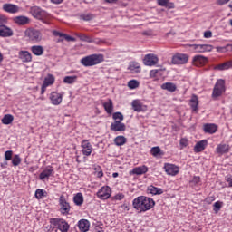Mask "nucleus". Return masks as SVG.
Here are the masks:
<instances>
[{
	"mask_svg": "<svg viewBox=\"0 0 232 232\" xmlns=\"http://www.w3.org/2000/svg\"><path fill=\"white\" fill-rule=\"evenodd\" d=\"M116 146H124L126 144V138L124 136H117L114 139Z\"/></svg>",
	"mask_w": 232,
	"mask_h": 232,
	"instance_id": "obj_39",
	"label": "nucleus"
},
{
	"mask_svg": "<svg viewBox=\"0 0 232 232\" xmlns=\"http://www.w3.org/2000/svg\"><path fill=\"white\" fill-rule=\"evenodd\" d=\"M159 73V70L154 69L150 72V77H157V74Z\"/></svg>",
	"mask_w": 232,
	"mask_h": 232,
	"instance_id": "obj_57",
	"label": "nucleus"
},
{
	"mask_svg": "<svg viewBox=\"0 0 232 232\" xmlns=\"http://www.w3.org/2000/svg\"><path fill=\"white\" fill-rule=\"evenodd\" d=\"M226 180H227V182H228L229 188H232V176L231 175L227 176Z\"/></svg>",
	"mask_w": 232,
	"mask_h": 232,
	"instance_id": "obj_59",
	"label": "nucleus"
},
{
	"mask_svg": "<svg viewBox=\"0 0 232 232\" xmlns=\"http://www.w3.org/2000/svg\"><path fill=\"white\" fill-rule=\"evenodd\" d=\"M25 37H28L29 41H32V43L39 44L43 41V33L37 29L29 28L25 30Z\"/></svg>",
	"mask_w": 232,
	"mask_h": 232,
	"instance_id": "obj_3",
	"label": "nucleus"
},
{
	"mask_svg": "<svg viewBox=\"0 0 232 232\" xmlns=\"http://www.w3.org/2000/svg\"><path fill=\"white\" fill-rule=\"evenodd\" d=\"M78 227L82 232L90 231V221H88V219H81L78 222Z\"/></svg>",
	"mask_w": 232,
	"mask_h": 232,
	"instance_id": "obj_24",
	"label": "nucleus"
},
{
	"mask_svg": "<svg viewBox=\"0 0 232 232\" xmlns=\"http://www.w3.org/2000/svg\"><path fill=\"white\" fill-rule=\"evenodd\" d=\"M14 155V151L12 150H6L5 152V160H12V156Z\"/></svg>",
	"mask_w": 232,
	"mask_h": 232,
	"instance_id": "obj_50",
	"label": "nucleus"
},
{
	"mask_svg": "<svg viewBox=\"0 0 232 232\" xmlns=\"http://www.w3.org/2000/svg\"><path fill=\"white\" fill-rule=\"evenodd\" d=\"M179 144L181 148H187L188 141L187 139L182 138L179 141Z\"/></svg>",
	"mask_w": 232,
	"mask_h": 232,
	"instance_id": "obj_51",
	"label": "nucleus"
},
{
	"mask_svg": "<svg viewBox=\"0 0 232 232\" xmlns=\"http://www.w3.org/2000/svg\"><path fill=\"white\" fill-rule=\"evenodd\" d=\"M77 81V76H65L63 82L65 84H73Z\"/></svg>",
	"mask_w": 232,
	"mask_h": 232,
	"instance_id": "obj_41",
	"label": "nucleus"
},
{
	"mask_svg": "<svg viewBox=\"0 0 232 232\" xmlns=\"http://www.w3.org/2000/svg\"><path fill=\"white\" fill-rule=\"evenodd\" d=\"M112 198L113 200H122L124 198V194L122 193L116 194Z\"/></svg>",
	"mask_w": 232,
	"mask_h": 232,
	"instance_id": "obj_54",
	"label": "nucleus"
},
{
	"mask_svg": "<svg viewBox=\"0 0 232 232\" xmlns=\"http://www.w3.org/2000/svg\"><path fill=\"white\" fill-rule=\"evenodd\" d=\"M13 166H19L21 164V157L19 155H14L12 160Z\"/></svg>",
	"mask_w": 232,
	"mask_h": 232,
	"instance_id": "obj_46",
	"label": "nucleus"
},
{
	"mask_svg": "<svg viewBox=\"0 0 232 232\" xmlns=\"http://www.w3.org/2000/svg\"><path fill=\"white\" fill-rule=\"evenodd\" d=\"M60 204H68V202H66V199L64 198V196L60 197Z\"/></svg>",
	"mask_w": 232,
	"mask_h": 232,
	"instance_id": "obj_64",
	"label": "nucleus"
},
{
	"mask_svg": "<svg viewBox=\"0 0 232 232\" xmlns=\"http://www.w3.org/2000/svg\"><path fill=\"white\" fill-rule=\"evenodd\" d=\"M218 130V126H217L215 123H206L203 125V130L205 133H209L210 135H213V133H217V130Z\"/></svg>",
	"mask_w": 232,
	"mask_h": 232,
	"instance_id": "obj_20",
	"label": "nucleus"
},
{
	"mask_svg": "<svg viewBox=\"0 0 232 232\" xmlns=\"http://www.w3.org/2000/svg\"><path fill=\"white\" fill-rule=\"evenodd\" d=\"M192 63L194 66H204L208 63V57L203 55H196L193 57Z\"/></svg>",
	"mask_w": 232,
	"mask_h": 232,
	"instance_id": "obj_15",
	"label": "nucleus"
},
{
	"mask_svg": "<svg viewBox=\"0 0 232 232\" xmlns=\"http://www.w3.org/2000/svg\"><path fill=\"white\" fill-rule=\"evenodd\" d=\"M12 35H14V30L5 24H0V37H12Z\"/></svg>",
	"mask_w": 232,
	"mask_h": 232,
	"instance_id": "obj_13",
	"label": "nucleus"
},
{
	"mask_svg": "<svg viewBox=\"0 0 232 232\" xmlns=\"http://www.w3.org/2000/svg\"><path fill=\"white\" fill-rule=\"evenodd\" d=\"M53 173V169L47 168L45 169L41 174H40V180H44V179H49L52 177V174Z\"/></svg>",
	"mask_w": 232,
	"mask_h": 232,
	"instance_id": "obj_29",
	"label": "nucleus"
},
{
	"mask_svg": "<svg viewBox=\"0 0 232 232\" xmlns=\"http://www.w3.org/2000/svg\"><path fill=\"white\" fill-rule=\"evenodd\" d=\"M148 173V167L146 165L136 167L130 172V175H144Z\"/></svg>",
	"mask_w": 232,
	"mask_h": 232,
	"instance_id": "obj_25",
	"label": "nucleus"
},
{
	"mask_svg": "<svg viewBox=\"0 0 232 232\" xmlns=\"http://www.w3.org/2000/svg\"><path fill=\"white\" fill-rule=\"evenodd\" d=\"M31 52L34 53V55H43L44 53V47L41 45H34L31 47Z\"/></svg>",
	"mask_w": 232,
	"mask_h": 232,
	"instance_id": "obj_27",
	"label": "nucleus"
},
{
	"mask_svg": "<svg viewBox=\"0 0 232 232\" xmlns=\"http://www.w3.org/2000/svg\"><path fill=\"white\" fill-rule=\"evenodd\" d=\"M114 121H120V122L121 121H124V115H122L121 112H115L113 115H112Z\"/></svg>",
	"mask_w": 232,
	"mask_h": 232,
	"instance_id": "obj_47",
	"label": "nucleus"
},
{
	"mask_svg": "<svg viewBox=\"0 0 232 232\" xmlns=\"http://www.w3.org/2000/svg\"><path fill=\"white\" fill-rule=\"evenodd\" d=\"M111 131H125L126 125L121 122V121H115L111 124Z\"/></svg>",
	"mask_w": 232,
	"mask_h": 232,
	"instance_id": "obj_18",
	"label": "nucleus"
},
{
	"mask_svg": "<svg viewBox=\"0 0 232 232\" xmlns=\"http://www.w3.org/2000/svg\"><path fill=\"white\" fill-rule=\"evenodd\" d=\"M192 182H194V184H198L200 182V177L195 176L192 179Z\"/></svg>",
	"mask_w": 232,
	"mask_h": 232,
	"instance_id": "obj_62",
	"label": "nucleus"
},
{
	"mask_svg": "<svg viewBox=\"0 0 232 232\" xmlns=\"http://www.w3.org/2000/svg\"><path fill=\"white\" fill-rule=\"evenodd\" d=\"M8 18L3 14H0V24H6Z\"/></svg>",
	"mask_w": 232,
	"mask_h": 232,
	"instance_id": "obj_53",
	"label": "nucleus"
},
{
	"mask_svg": "<svg viewBox=\"0 0 232 232\" xmlns=\"http://www.w3.org/2000/svg\"><path fill=\"white\" fill-rule=\"evenodd\" d=\"M53 35H55V37H64V34L60 33L59 31H53Z\"/></svg>",
	"mask_w": 232,
	"mask_h": 232,
	"instance_id": "obj_58",
	"label": "nucleus"
},
{
	"mask_svg": "<svg viewBox=\"0 0 232 232\" xmlns=\"http://www.w3.org/2000/svg\"><path fill=\"white\" fill-rule=\"evenodd\" d=\"M95 175L98 177V179H101L104 176V173L102 172V169H101V166H96L94 168Z\"/></svg>",
	"mask_w": 232,
	"mask_h": 232,
	"instance_id": "obj_45",
	"label": "nucleus"
},
{
	"mask_svg": "<svg viewBox=\"0 0 232 232\" xmlns=\"http://www.w3.org/2000/svg\"><path fill=\"white\" fill-rule=\"evenodd\" d=\"M60 211L62 215H68L70 213V204H63Z\"/></svg>",
	"mask_w": 232,
	"mask_h": 232,
	"instance_id": "obj_42",
	"label": "nucleus"
},
{
	"mask_svg": "<svg viewBox=\"0 0 232 232\" xmlns=\"http://www.w3.org/2000/svg\"><path fill=\"white\" fill-rule=\"evenodd\" d=\"M52 222L61 232H68L70 229V225L64 219L53 218Z\"/></svg>",
	"mask_w": 232,
	"mask_h": 232,
	"instance_id": "obj_5",
	"label": "nucleus"
},
{
	"mask_svg": "<svg viewBox=\"0 0 232 232\" xmlns=\"http://www.w3.org/2000/svg\"><path fill=\"white\" fill-rule=\"evenodd\" d=\"M76 37H79V39H81L82 41H83L85 43H93V39H92V37H90L86 34H76Z\"/></svg>",
	"mask_w": 232,
	"mask_h": 232,
	"instance_id": "obj_40",
	"label": "nucleus"
},
{
	"mask_svg": "<svg viewBox=\"0 0 232 232\" xmlns=\"http://www.w3.org/2000/svg\"><path fill=\"white\" fill-rule=\"evenodd\" d=\"M190 106L193 111H198V97L197 95H193L190 99Z\"/></svg>",
	"mask_w": 232,
	"mask_h": 232,
	"instance_id": "obj_32",
	"label": "nucleus"
},
{
	"mask_svg": "<svg viewBox=\"0 0 232 232\" xmlns=\"http://www.w3.org/2000/svg\"><path fill=\"white\" fill-rule=\"evenodd\" d=\"M193 52L196 53H204L206 52H211L213 50V45L211 44H189Z\"/></svg>",
	"mask_w": 232,
	"mask_h": 232,
	"instance_id": "obj_6",
	"label": "nucleus"
},
{
	"mask_svg": "<svg viewBox=\"0 0 232 232\" xmlns=\"http://www.w3.org/2000/svg\"><path fill=\"white\" fill-rule=\"evenodd\" d=\"M189 61V55L184 53H176L172 57V64H186Z\"/></svg>",
	"mask_w": 232,
	"mask_h": 232,
	"instance_id": "obj_7",
	"label": "nucleus"
},
{
	"mask_svg": "<svg viewBox=\"0 0 232 232\" xmlns=\"http://www.w3.org/2000/svg\"><path fill=\"white\" fill-rule=\"evenodd\" d=\"M46 88H48V86L44 85V83H43V85L41 87V93H42V95L46 92Z\"/></svg>",
	"mask_w": 232,
	"mask_h": 232,
	"instance_id": "obj_63",
	"label": "nucleus"
},
{
	"mask_svg": "<svg viewBox=\"0 0 232 232\" xmlns=\"http://www.w3.org/2000/svg\"><path fill=\"white\" fill-rule=\"evenodd\" d=\"M132 110L137 111L138 113H140V111H145L146 106L140 102V100H133L131 102Z\"/></svg>",
	"mask_w": 232,
	"mask_h": 232,
	"instance_id": "obj_21",
	"label": "nucleus"
},
{
	"mask_svg": "<svg viewBox=\"0 0 232 232\" xmlns=\"http://www.w3.org/2000/svg\"><path fill=\"white\" fill-rule=\"evenodd\" d=\"M128 70L139 73V72H140V64L137 62H130Z\"/></svg>",
	"mask_w": 232,
	"mask_h": 232,
	"instance_id": "obj_31",
	"label": "nucleus"
},
{
	"mask_svg": "<svg viewBox=\"0 0 232 232\" xmlns=\"http://www.w3.org/2000/svg\"><path fill=\"white\" fill-rule=\"evenodd\" d=\"M132 206L138 213H142V211H149V209H152L155 204H133Z\"/></svg>",
	"mask_w": 232,
	"mask_h": 232,
	"instance_id": "obj_19",
	"label": "nucleus"
},
{
	"mask_svg": "<svg viewBox=\"0 0 232 232\" xmlns=\"http://www.w3.org/2000/svg\"><path fill=\"white\" fill-rule=\"evenodd\" d=\"M30 12L33 17H34L35 19L42 21V23H44L45 24H48V20H46L48 19V13H46V11L41 9L40 7L34 6L31 7Z\"/></svg>",
	"mask_w": 232,
	"mask_h": 232,
	"instance_id": "obj_2",
	"label": "nucleus"
},
{
	"mask_svg": "<svg viewBox=\"0 0 232 232\" xmlns=\"http://www.w3.org/2000/svg\"><path fill=\"white\" fill-rule=\"evenodd\" d=\"M12 21L18 26H25V24H30V19L24 15L14 16L12 18Z\"/></svg>",
	"mask_w": 232,
	"mask_h": 232,
	"instance_id": "obj_11",
	"label": "nucleus"
},
{
	"mask_svg": "<svg viewBox=\"0 0 232 232\" xmlns=\"http://www.w3.org/2000/svg\"><path fill=\"white\" fill-rule=\"evenodd\" d=\"M169 0H158V5L160 6H168Z\"/></svg>",
	"mask_w": 232,
	"mask_h": 232,
	"instance_id": "obj_52",
	"label": "nucleus"
},
{
	"mask_svg": "<svg viewBox=\"0 0 232 232\" xmlns=\"http://www.w3.org/2000/svg\"><path fill=\"white\" fill-rule=\"evenodd\" d=\"M229 1H231V0H218V5H226V4L229 3Z\"/></svg>",
	"mask_w": 232,
	"mask_h": 232,
	"instance_id": "obj_61",
	"label": "nucleus"
},
{
	"mask_svg": "<svg viewBox=\"0 0 232 232\" xmlns=\"http://www.w3.org/2000/svg\"><path fill=\"white\" fill-rule=\"evenodd\" d=\"M35 197L36 198H43V197H46V190L41 188L36 189Z\"/></svg>",
	"mask_w": 232,
	"mask_h": 232,
	"instance_id": "obj_44",
	"label": "nucleus"
},
{
	"mask_svg": "<svg viewBox=\"0 0 232 232\" xmlns=\"http://www.w3.org/2000/svg\"><path fill=\"white\" fill-rule=\"evenodd\" d=\"M18 56L23 63H30L32 61V53L28 51H20Z\"/></svg>",
	"mask_w": 232,
	"mask_h": 232,
	"instance_id": "obj_23",
	"label": "nucleus"
},
{
	"mask_svg": "<svg viewBox=\"0 0 232 232\" xmlns=\"http://www.w3.org/2000/svg\"><path fill=\"white\" fill-rule=\"evenodd\" d=\"M132 204H155V201L151 198L140 196L133 200Z\"/></svg>",
	"mask_w": 232,
	"mask_h": 232,
	"instance_id": "obj_16",
	"label": "nucleus"
},
{
	"mask_svg": "<svg viewBox=\"0 0 232 232\" xmlns=\"http://www.w3.org/2000/svg\"><path fill=\"white\" fill-rule=\"evenodd\" d=\"M103 108L108 113H113V102L109 100L107 102H104Z\"/></svg>",
	"mask_w": 232,
	"mask_h": 232,
	"instance_id": "obj_34",
	"label": "nucleus"
},
{
	"mask_svg": "<svg viewBox=\"0 0 232 232\" xmlns=\"http://www.w3.org/2000/svg\"><path fill=\"white\" fill-rule=\"evenodd\" d=\"M148 191L151 195H162L164 193V191H162V188H157L153 185L148 187Z\"/></svg>",
	"mask_w": 232,
	"mask_h": 232,
	"instance_id": "obj_30",
	"label": "nucleus"
},
{
	"mask_svg": "<svg viewBox=\"0 0 232 232\" xmlns=\"http://www.w3.org/2000/svg\"><path fill=\"white\" fill-rule=\"evenodd\" d=\"M226 92V82L222 79H219L217 81L213 92H212V98L218 99Z\"/></svg>",
	"mask_w": 232,
	"mask_h": 232,
	"instance_id": "obj_4",
	"label": "nucleus"
},
{
	"mask_svg": "<svg viewBox=\"0 0 232 232\" xmlns=\"http://www.w3.org/2000/svg\"><path fill=\"white\" fill-rule=\"evenodd\" d=\"M232 66V61H228L224 63L218 64V66H216V70H220V71H224V70H229V68H231Z\"/></svg>",
	"mask_w": 232,
	"mask_h": 232,
	"instance_id": "obj_33",
	"label": "nucleus"
},
{
	"mask_svg": "<svg viewBox=\"0 0 232 232\" xmlns=\"http://www.w3.org/2000/svg\"><path fill=\"white\" fill-rule=\"evenodd\" d=\"M216 153L218 155H224L226 153H229V145L227 144H219L216 148Z\"/></svg>",
	"mask_w": 232,
	"mask_h": 232,
	"instance_id": "obj_26",
	"label": "nucleus"
},
{
	"mask_svg": "<svg viewBox=\"0 0 232 232\" xmlns=\"http://www.w3.org/2000/svg\"><path fill=\"white\" fill-rule=\"evenodd\" d=\"M74 204H82L84 202V197L82 193L79 192L73 197Z\"/></svg>",
	"mask_w": 232,
	"mask_h": 232,
	"instance_id": "obj_38",
	"label": "nucleus"
},
{
	"mask_svg": "<svg viewBox=\"0 0 232 232\" xmlns=\"http://www.w3.org/2000/svg\"><path fill=\"white\" fill-rule=\"evenodd\" d=\"M97 195L102 200H106L109 197H111V188L108 186L102 187Z\"/></svg>",
	"mask_w": 232,
	"mask_h": 232,
	"instance_id": "obj_10",
	"label": "nucleus"
},
{
	"mask_svg": "<svg viewBox=\"0 0 232 232\" xmlns=\"http://www.w3.org/2000/svg\"><path fill=\"white\" fill-rule=\"evenodd\" d=\"M207 146H208V140L198 141L194 147L195 153H200V151H204Z\"/></svg>",
	"mask_w": 232,
	"mask_h": 232,
	"instance_id": "obj_22",
	"label": "nucleus"
},
{
	"mask_svg": "<svg viewBox=\"0 0 232 232\" xmlns=\"http://www.w3.org/2000/svg\"><path fill=\"white\" fill-rule=\"evenodd\" d=\"M150 153L151 155H153V157H157V155L160 153V147H152L150 150Z\"/></svg>",
	"mask_w": 232,
	"mask_h": 232,
	"instance_id": "obj_49",
	"label": "nucleus"
},
{
	"mask_svg": "<svg viewBox=\"0 0 232 232\" xmlns=\"http://www.w3.org/2000/svg\"><path fill=\"white\" fill-rule=\"evenodd\" d=\"M217 52L219 53H226V52H232V44H227L223 47H216Z\"/></svg>",
	"mask_w": 232,
	"mask_h": 232,
	"instance_id": "obj_37",
	"label": "nucleus"
},
{
	"mask_svg": "<svg viewBox=\"0 0 232 232\" xmlns=\"http://www.w3.org/2000/svg\"><path fill=\"white\" fill-rule=\"evenodd\" d=\"M50 101L54 106H59L63 102V94L53 92L50 95Z\"/></svg>",
	"mask_w": 232,
	"mask_h": 232,
	"instance_id": "obj_14",
	"label": "nucleus"
},
{
	"mask_svg": "<svg viewBox=\"0 0 232 232\" xmlns=\"http://www.w3.org/2000/svg\"><path fill=\"white\" fill-rule=\"evenodd\" d=\"M164 169L167 175H171L172 177H175V175H179V167L177 165L166 163L164 166Z\"/></svg>",
	"mask_w": 232,
	"mask_h": 232,
	"instance_id": "obj_12",
	"label": "nucleus"
},
{
	"mask_svg": "<svg viewBox=\"0 0 232 232\" xmlns=\"http://www.w3.org/2000/svg\"><path fill=\"white\" fill-rule=\"evenodd\" d=\"M159 63V57L153 53L146 54L143 59L145 66H155Z\"/></svg>",
	"mask_w": 232,
	"mask_h": 232,
	"instance_id": "obj_9",
	"label": "nucleus"
},
{
	"mask_svg": "<svg viewBox=\"0 0 232 232\" xmlns=\"http://www.w3.org/2000/svg\"><path fill=\"white\" fill-rule=\"evenodd\" d=\"M82 153L85 157H90L92 155V152L93 151V147L92 146V143L88 140H83L81 143Z\"/></svg>",
	"mask_w": 232,
	"mask_h": 232,
	"instance_id": "obj_8",
	"label": "nucleus"
},
{
	"mask_svg": "<svg viewBox=\"0 0 232 232\" xmlns=\"http://www.w3.org/2000/svg\"><path fill=\"white\" fill-rule=\"evenodd\" d=\"M221 208H222V205L221 204H215L214 205V211H215L216 214L218 213Z\"/></svg>",
	"mask_w": 232,
	"mask_h": 232,
	"instance_id": "obj_55",
	"label": "nucleus"
},
{
	"mask_svg": "<svg viewBox=\"0 0 232 232\" xmlns=\"http://www.w3.org/2000/svg\"><path fill=\"white\" fill-rule=\"evenodd\" d=\"M104 61V56L102 54H91L89 56L81 59V64L82 66H95V64H100Z\"/></svg>",
	"mask_w": 232,
	"mask_h": 232,
	"instance_id": "obj_1",
	"label": "nucleus"
},
{
	"mask_svg": "<svg viewBox=\"0 0 232 232\" xmlns=\"http://www.w3.org/2000/svg\"><path fill=\"white\" fill-rule=\"evenodd\" d=\"M204 37L205 39H210V37H213V33H211V31H206L204 33Z\"/></svg>",
	"mask_w": 232,
	"mask_h": 232,
	"instance_id": "obj_56",
	"label": "nucleus"
},
{
	"mask_svg": "<svg viewBox=\"0 0 232 232\" xmlns=\"http://www.w3.org/2000/svg\"><path fill=\"white\" fill-rule=\"evenodd\" d=\"M80 19H82V21H92V19H93V14H81Z\"/></svg>",
	"mask_w": 232,
	"mask_h": 232,
	"instance_id": "obj_48",
	"label": "nucleus"
},
{
	"mask_svg": "<svg viewBox=\"0 0 232 232\" xmlns=\"http://www.w3.org/2000/svg\"><path fill=\"white\" fill-rule=\"evenodd\" d=\"M63 37H64L65 41H69V42L70 41H72V42L75 41L74 37H72V36H70V35H68L66 34H64Z\"/></svg>",
	"mask_w": 232,
	"mask_h": 232,
	"instance_id": "obj_60",
	"label": "nucleus"
},
{
	"mask_svg": "<svg viewBox=\"0 0 232 232\" xmlns=\"http://www.w3.org/2000/svg\"><path fill=\"white\" fill-rule=\"evenodd\" d=\"M14 122V116L12 114H5L2 119V124H12Z\"/></svg>",
	"mask_w": 232,
	"mask_h": 232,
	"instance_id": "obj_35",
	"label": "nucleus"
},
{
	"mask_svg": "<svg viewBox=\"0 0 232 232\" xmlns=\"http://www.w3.org/2000/svg\"><path fill=\"white\" fill-rule=\"evenodd\" d=\"M55 82V77L52 74H48L47 77L44 78V84L45 86H52Z\"/></svg>",
	"mask_w": 232,
	"mask_h": 232,
	"instance_id": "obj_36",
	"label": "nucleus"
},
{
	"mask_svg": "<svg viewBox=\"0 0 232 232\" xmlns=\"http://www.w3.org/2000/svg\"><path fill=\"white\" fill-rule=\"evenodd\" d=\"M128 87L130 90H135V88H139V81H137V80H130V81H129Z\"/></svg>",
	"mask_w": 232,
	"mask_h": 232,
	"instance_id": "obj_43",
	"label": "nucleus"
},
{
	"mask_svg": "<svg viewBox=\"0 0 232 232\" xmlns=\"http://www.w3.org/2000/svg\"><path fill=\"white\" fill-rule=\"evenodd\" d=\"M3 11L7 12V14H17L19 12V6L14 4H4Z\"/></svg>",
	"mask_w": 232,
	"mask_h": 232,
	"instance_id": "obj_17",
	"label": "nucleus"
},
{
	"mask_svg": "<svg viewBox=\"0 0 232 232\" xmlns=\"http://www.w3.org/2000/svg\"><path fill=\"white\" fill-rule=\"evenodd\" d=\"M161 89L173 93V92L177 91V85L173 82H166L161 85Z\"/></svg>",
	"mask_w": 232,
	"mask_h": 232,
	"instance_id": "obj_28",
	"label": "nucleus"
}]
</instances>
